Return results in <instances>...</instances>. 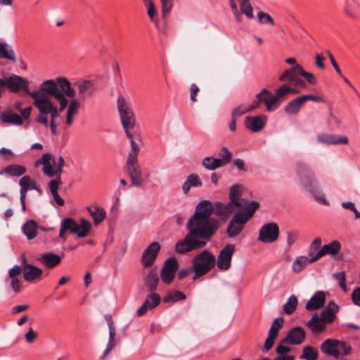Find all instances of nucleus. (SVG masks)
<instances>
[{
	"instance_id": "35",
	"label": "nucleus",
	"mask_w": 360,
	"mask_h": 360,
	"mask_svg": "<svg viewBox=\"0 0 360 360\" xmlns=\"http://www.w3.org/2000/svg\"><path fill=\"white\" fill-rule=\"evenodd\" d=\"M27 169L25 167L16 164H11L4 167L0 171V174H6L11 176H20L25 174Z\"/></svg>"
},
{
	"instance_id": "58",
	"label": "nucleus",
	"mask_w": 360,
	"mask_h": 360,
	"mask_svg": "<svg viewBox=\"0 0 360 360\" xmlns=\"http://www.w3.org/2000/svg\"><path fill=\"white\" fill-rule=\"evenodd\" d=\"M62 184L60 176H56V179H51L49 183V187L51 194L58 193V187Z\"/></svg>"
},
{
	"instance_id": "32",
	"label": "nucleus",
	"mask_w": 360,
	"mask_h": 360,
	"mask_svg": "<svg viewBox=\"0 0 360 360\" xmlns=\"http://www.w3.org/2000/svg\"><path fill=\"white\" fill-rule=\"evenodd\" d=\"M317 140L319 142L326 143L328 145L331 144H347L348 143V139L345 136H341L336 137L333 135L321 134L317 136Z\"/></svg>"
},
{
	"instance_id": "28",
	"label": "nucleus",
	"mask_w": 360,
	"mask_h": 360,
	"mask_svg": "<svg viewBox=\"0 0 360 360\" xmlns=\"http://www.w3.org/2000/svg\"><path fill=\"white\" fill-rule=\"evenodd\" d=\"M105 321L108 323V329H109V340L105 349L104 350L101 359L105 358V356L110 352V351L115 346V337L116 335V330L114 326L113 320L112 316L110 314H106L105 316Z\"/></svg>"
},
{
	"instance_id": "3",
	"label": "nucleus",
	"mask_w": 360,
	"mask_h": 360,
	"mask_svg": "<svg viewBox=\"0 0 360 360\" xmlns=\"http://www.w3.org/2000/svg\"><path fill=\"white\" fill-rule=\"evenodd\" d=\"M295 172L303 186L315 198L316 201L328 205V202L326 201L324 195L321 193L319 191V181L314 172L305 164L298 162L295 165Z\"/></svg>"
},
{
	"instance_id": "10",
	"label": "nucleus",
	"mask_w": 360,
	"mask_h": 360,
	"mask_svg": "<svg viewBox=\"0 0 360 360\" xmlns=\"http://www.w3.org/2000/svg\"><path fill=\"white\" fill-rule=\"evenodd\" d=\"M33 105L38 109L39 112L43 114H50L51 120H55L60 116V111L56 105H53L49 96H43L36 91L32 94Z\"/></svg>"
},
{
	"instance_id": "34",
	"label": "nucleus",
	"mask_w": 360,
	"mask_h": 360,
	"mask_svg": "<svg viewBox=\"0 0 360 360\" xmlns=\"http://www.w3.org/2000/svg\"><path fill=\"white\" fill-rule=\"evenodd\" d=\"M159 282L157 271L155 268L151 269L145 278V286L150 293H155Z\"/></svg>"
},
{
	"instance_id": "18",
	"label": "nucleus",
	"mask_w": 360,
	"mask_h": 360,
	"mask_svg": "<svg viewBox=\"0 0 360 360\" xmlns=\"http://www.w3.org/2000/svg\"><path fill=\"white\" fill-rule=\"evenodd\" d=\"M257 101L255 102H258V105L263 102L269 112L276 110L281 103L275 95H273L271 92L266 89L257 94Z\"/></svg>"
},
{
	"instance_id": "59",
	"label": "nucleus",
	"mask_w": 360,
	"mask_h": 360,
	"mask_svg": "<svg viewBox=\"0 0 360 360\" xmlns=\"http://www.w3.org/2000/svg\"><path fill=\"white\" fill-rule=\"evenodd\" d=\"M288 86L286 84H283L279 86L275 92V96L277 97L278 101L281 102L282 99L288 94Z\"/></svg>"
},
{
	"instance_id": "15",
	"label": "nucleus",
	"mask_w": 360,
	"mask_h": 360,
	"mask_svg": "<svg viewBox=\"0 0 360 360\" xmlns=\"http://www.w3.org/2000/svg\"><path fill=\"white\" fill-rule=\"evenodd\" d=\"M178 269L179 263L175 257H171L167 259L160 272L162 281L165 284H170L173 281Z\"/></svg>"
},
{
	"instance_id": "2",
	"label": "nucleus",
	"mask_w": 360,
	"mask_h": 360,
	"mask_svg": "<svg viewBox=\"0 0 360 360\" xmlns=\"http://www.w3.org/2000/svg\"><path fill=\"white\" fill-rule=\"evenodd\" d=\"M36 91L43 96H51L57 100L60 103V112H62L68 105L65 96L72 98L75 96V91L71 87L70 82L63 77L43 82Z\"/></svg>"
},
{
	"instance_id": "38",
	"label": "nucleus",
	"mask_w": 360,
	"mask_h": 360,
	"mask_svg": "<svg viewBox=\"0 0 360 360\" xmlns=\"http://www.w3.org/2000/svg\"><path fill=\"white\" fill-rule=\"evenodd\" d=\"M311 257L309 258L305 256H300L296 258L292 263V270L295 273L301 272L308 264H312L316 261H311Z\"/></svg>"
},
{
	"instance_id": "45",
	"label": "nucleus",
	"mask_w": 360,
	"mask_h": 360,
	"mask_svg": "<svg viewBox=\"0 0 360 360\" xmlns=\"http://www.w3.org/2000/svg\"><path fill=\"white\" fill-rule=\"evenodd\" d=\"M88 210L95 224L101 223L105 217V212L103 208L95 207L94 210L89 208Z\"/></svg>"
},
{
	"instance_id": "47",
	"label": "nucleus",
	"mask_w": 360,
	"mask_h": 360,
	"mask_svg": "<svg viewBox=\"0 0 360 360\" xmlns=\"http://www.w3.org/2000/svg\"><path fill=\"white\" fill-rule=\"evenodd\" d=\"M300 358L305 359L306 360H316L318 358V351L316 348L311 346H307L303 349L302 354Z\"/></svg>"
},
{
	"instance_id": "1",
	"label": "nucleus",
	"mask_w": 360,
	"mask_h": 360,
	"mask_svg": "<svg viewBox=\"0 0 360 360\" xmlns=\"http://www.w3.org/2000/svg\"><path fill=\"white\" fill-rule=\"evenodd\" d=\"M219 226L220 222L216 218L206 219L192 216L186 224L188 233L183 240L176 243V252L184 254L204 248L217 232Z\"/></svg>"
},
{
	"instance_id": "60",
	"label": "nucleus",
	"mask_w": 360,
	"mask_h": 360,
	"mask_svg": "<svg viewBox=\"0 0 360 360\" xmlns=\"http://www.w3.org/2000/svg\"><path fill=\"white\" fill-rule=\"evenodd\" d=\"M284 344L285 343H282L281 340L280 343L276 348V352L278 354V357L283 358L290 351V348L289 347L285 346Z\"/></svg>"
},
{
	"instance_id": "39",
	"label": "nucleus",
	"mask_w": 360,
	"mask_h": 360,
	"mask_svg": "<svg viewBox=\"0 0 360 360\" xmlns=\"http://www.w3.org/2000/svg\"><path fill=\"white\" fill-rule=\"evenodd\" d=\"M303 103L301 96H298L285 105V112L290 115H296L299 112Z\"/></svg>"
},
{
	"instance_id": "49",
	"label": "nucleus",
	"mask_w": 360,
	"mask_h": 360,
	"mask_svg": "<svg viewBox=\"0 0 360 360\" xmlns=\"http://www.w3.org/2000/svg\"><path fill=\"white\" fill-rule=\"evenodd\" d=\"M284 320L281 317L276 318L272 323L269 334L277 338L279 330L283 327Z\"/></svg>"
},
{
	"instance_id": "33",
	"label": "nucleus",
	"mask_w": 360,
	"mask_h": 360,
	"mask_svg": "<svg viewBox=\"0 0 360 360\" xmlns=\"http://www.w3.org/2000/svg\"><path fill=\"white\" fill-rule=\"evenodd\" d=\"M214 213L221 219L227 218L229 214L235 212L234 206L229 202L226 205L221 202H216Z\"/></svg>"
},
{
	"instance_id": "56",
	"label": "nucleus",
	"mask_w": 360,
	"mask_h": 360,
	"mask_svg": "<svg viewBox=\"0 0 360 360\" xmlns=\"http://www.w3.org/2000/svg\"><path fill=\"white\" fill-rule=\"evenodd\" d=\"M258 22L261 24L268 23L271 25H274V20L272 17L263 11H259L257 13Z\"/></svg>"
},
{
	"instance_id": "9",
	"label": "nucleus",
	"mask_w": 360,
	"mask_h": 360,
	"mask_svg": "<svg viewBox=\"0 0 360 360\" xmlns=\"http://www.w3.org/2000/svg\"><path fill=\"white\" fill-rule=\"evenodd\" d=\"M117 105L125 133L131 131L136 126V117L132 109L122 96L117 98Z\"/></svg>"
},
{
	"instance_id": "7",
	"label": "nucleus",
	"mask_w": 360,
	"mask_h": 360,
	"mask_svg": "<svg viewBox=\"0 0 360 360\" xmlns=\"http://www.w3.org/2000/svg\"><path fill=\"white\" fill-rule=\"evenodd\" d=\"M320 350L327 356L338 359L349 355L352 352V348L347 342L328 338L321 344Z\"/></svg>"
},
{
	"instance_id": "64",
	"label": "nucleus",
	"mask_w": 360,
	"mask_h": 360,
	"mask_svg": "<svg viewBox=\"0 0 360 360\" xmlns=\"http://www.w3.org/2000/svg\"><path fill=\"white\" fill-rule=\"evenodd\" d=\"M351 297L354 304L360 307V287L355 288L352 291Z\"/></svg>"
},
{
	"instance_id": "19",
	"label": "nucleus",
	"mask_w": 360,
	"mask_h": 360,
	"mask_svg": "<svg viewBox=\"0 0 360 360\" xmlns=\"http://www.w3.org/2000/svg\"><path fill=\"white\" fill-rule=\"evenodd\" d=\"M341 248L342 245L338 240H332L328 244L323 245L315 255L312 256L311 260L318 261L321 257L327 255H336L340 252Z\"/></svg>"
},
{
	"instance_id": "13",
	"label": "nucleus",
	"mask_w": 360,
	"mask_h": 360,
	"mask_svg": "<svg viewBox=\"0 0 360 360\" xmlns=\"http://www.w3.org/2000/svg\"><path fill=\"white\" fill-rule=\"evenodd\" d=\"M279 236V227L276 223L269 222L264 224L259 229L258 240L264 243H272Z\"/></svg>"
},
{
	"instance_id": "24",
	"label": "nucleus",
	"mask_w": 360,
	"mask_h": 360,
	"mask_svg": "<svg viewBox=\"0 0 360 360\" xmlns=\"http://www.w3.org/2000/svg\"><path fill=\"white\" fill-rule=\"evenodd\" d=\"M161 302L160 296L157 293L148 295L142 305L138 309L137 314L139 316L144 315L148 309L158 307Z\"/></svg>"
},
{
	"instance_id": "30",
	"label": "nucleus",
	"mask_w": 360,
	"mask_h": 360,
	"mask_svg": "<svg viewBox=\"0 0 360 360\" xmlns=\"http://www.w3.org/2000/svg\"><path fill=\"white\" fill-rule=\"evenodd\" d=\"M38 261L47 269H53L60 263L61 257L57 254L49 252L42 254Z\"/></svg>"
},
{
	"instance_id": "46",
	"label": "nucleus",
	"mask_w": 360,
	"mask_h": 360,
	"mask_svg": "<svg viewBox=\"0 0 360 360\" xmlns=\"http://www.w3.org/2000/svg\"><path fill=\"white\" fill-rule=\"evenodd\" d=\"M297 299L295 295H292L289 297L287 302L283 305V310L287 314H292L297 306Z\"/></svg>"
},
{
	"instance_id": "53",
	"label": "nucleus",
	"mask_w": 360,
	"mask_h": 360,
	"mask_svg": "<svg viewBox=\"0 0 360 360\" xmlns=\"http://www.w3.org/2000/svg\"><path fill=\"white\" fill-rule=\"evenodd\" d=\"M321 238L320 237L316 238L311 243L309 250V257L314 256L315 254L321 249Z\"/></svg>"
},
{
	"instance_id": "44",
	"label": "nucleus",
	"mask_w": 360,
	"mask_h": 360,
	"mask_svg": "<svg viewBox=\"0 0 360 360\" xmlns=\"http://www.w3.org/2000/svg\"><path fill=\"white\" fill-rule=\"evenodd\" d=\"M297 67V65L292 66L289 70H285L278 77V80L280 82H292L295 79V77L298 75L297 70H296L295 68Z\"/></svg>"
},
{
	"instance_id": "16",
	"label": "nucleus",
	"mask_w": 360,
	"mask_h": 360,
	"mask_svg": "<svg viewBox=\"0 0 360 360\" xmlns=\"http://www.w3.org/2000/svg\"><path fill=\"white\" fill-rule=\"evenodd\" d=\"M160 250V245L158 242L151 243L143 252L141 263L144 268L151 267L157 259Z\"/></svg>"
},
{
	"instance_id": "5",
	"label": "nucleus",
	"mask_w": 360,
	"mask_h": 360,
	"mask_svg": "<svg viewBox=\"0 0 360 360\" xmlns=\"http://www.w3.org/2000/svg\"><path fill=\"white\" fill-rule=\"evenodd\" d=\"M215 264V256L207 250H205L195 255L192 259L191 270L195 273L193 280L195 281L207 274Z\"/></svg>"
},
{
	"instance_id": "52",
	"label": "nucleus",
	"mask_w": 360,
	"mask_h": 360,
	"mask_svg": "<svg viewBox=\"0 0 360 360\" xmlns=\"http://www.w3.org/2000/svg\"><path fill=\"white\" fill-rule=\"evenodd\" d=\"M219 155L220 156L219 160L221 161L224 166L231 162L232 153L226 147H222Z\"/></svg>"
},
{
	"instance_id": "29",
	"label": "nucleus",
	"mask_w": 360,
	"mask_h": 360,
	"mask_svg": "<svg viewBox=\"0 0 360 360\" xmlns=\"http://www.w3.org/2000/svg\"><path fill=\"white\" fill-rule=\"evenodd\" d=\"M325 302V292L323 291H318L308 301L305 308L308 311H314L323 307Z\"/></svg>"
},
{
	"instance_id": "12",
	"label": "nucleus",
	"mask_w": 360,
	"mask_h": 360,
	"mask_svg": "<svg viewBox=\"0 0 360 360\" xmlns=\"http://www.w3.org/2000/svg\"><path fill=\"white\" fill-rule=\"evenodd\" d=\"M127 174L131 177V185L135 186H141L143 179L142 176V170L138 164L137 158H135L134 153L129 154L127 160Z\"/></svg>"
},
{
	"instance_id": "54",
	"label": "nucleus",
	"mask_w": 360,
	"mask_h": 360,
	"mask_svg": "<svg viewBox=\"0 0 360 360\" xmlns=\"http://www.w3.org/2000/svg\"><path fill=\"white\" fill-rule=\"evenodd\" d=\"M333 277L335 278L338 282L340 288L344 291H347V288L346 285V274L345 271H342L340 273H336L333 275Z\"/></svg>"
},
{
	"instance_id": "63",
	"label": "nucleus",
	"mask_w": 360,
	"mask_h": 360,
	"mask_svg": "<svg viewBox=\"0 0 360 360\" xmlns=\"http://www.w3.org/2000/svg\"><path fill=\"white\" fill-rule=\"evenodd\" d=\"M37 337V333L34 331L32 328H30L28 331L25 335V338L27 342L32 343Z\"/></svg>"
},
{
	"instance_id": "61",
	"label": "nucleus",
	"mask_w": 360,
	"mask_h": 360,
	"mask_svg": "<svg viewBox=\"0 0 360 360\" xmlns=\"http://www.w3.org/2000/svg\"><path fill=\"white\" fill-rule=\"evenodd\" d=\"M126 135L130 141V144H131V150H132V151L129 154L133 155L134 153L135 158H137V154L139 150V148L138 145L136 144V143L135 142V141L134 139L133 134H131V131H129V132H127Z\"/></svg>"
},
{
	"instance_id": "41",
	"label": "nucleus",
	"mask_w": 360,
	"mask_h": 360,
	"mask_svg": "<svg viewBox=\"0 0 360 360\" xmlns=\"http://www.w3.org/2000/svg\"><path fill=\"white\" fill-rule=\"evenodd\" d=\"M79 103L77 100L71 101L67 110L66 124L70 126L72 124V115L76 114L78 110Z\"/></svg>"
},
{
	"instance_id": "6",
	"label": "nucleus",
	"mask_w": 360,
	"mask_h": 360,
	"mask_svg": "<svg viewBox=\"0 0 360 360\" xmlns=\"http://www.w3.org/2000/svg\"><path fill=\"white\" fill-rule=\"evenodd\" d=\"M80 224H78L72 218H65L61 221L59 231V238L64 241L66 240V233H75L79 238L86 236L91 229V223L86 219L82 218Z\"/></svg>"
},
{
	"instance_id": "55",
	"label": "nucleus",
	"mask_w": 360,
	"mask_h": 360,
	"mask_svg": "<svg viewBox=\"0 0 360 360\" xmlns=\"http://www.w3.org/2000/svg\"><path fill=\"white\" fill-rule=\"evenodd\" d=\"M144 6L147 8V13L150 20L155 23H158V20L156 17L157 12L153 1L149 4H145Z\"/></svg>"
},
{
	"instance_id": "40",
	"label": "nucleus",
	"mask_w": 360,
	"mask_h": 360,
	"mask_svg": "<svg viewBox=\"0 0 360 360\" xmlns=\"http://www.w3.org/2000/svg\"><path fill=\"white\" fill-rule=\"evenodd\" d=\"M202 166L209 170H214L224 166L219 158H213L212 157H206L202 160Z\"/></svg>"
},
{
	"instance_id": "26",
	"label": "nucleus",
	"mask_w": 360,
	"mask_h": 360,
	"mask_svg": "<svg viewBox=\"0 0 360 360\" xmlns=\"http://www.w3.org/2000/svg\"><path fill=\"white\" fill-rule=\"evenodd\" d=\"M266 117L259 115L255 117L248 116L245 120V127L253 132L261 131L265 126Z\"/></svg>"
},
{
	"instance_id": "21",
	"label": "nucleus",
	"mask_w": 360,
	"mask_h": 360,
	"mask_svg": "<svg viewBox=\"0 0 360 360\" xmlns=\"http://www.w3.org/2000/svg\"><path fill=\"white\" fill-rule=\"evenodd\" d=\"M214 207L213 203L207 200L200 201L196 205L193 217L212 219L211 215L214 213Z\"/></svg>"
},
{
	"instance_id": "23",
	"label": "nucleus",
	"mask_w": 360,
	"mask_h": 360,
	"mask_svg": "<svg viewBox=\"0 0 360 360\" xmlns=\"http://www.w3.org/2000/svg\"><path fill=\"white\" fill-rule=\"evenodd\" d=\"M78 95L84 101L94 95V82L92 80H83L77 84Z\"/></svg>"
},
{
	"instance_id": "8",
	"label": "nucleus",
	"mask_w": 360,
	"mask_h": 360,
	"mask_svg": "<svg viewBox=\"0 0 360 360\" xmlns=\"http://www.w3.org/2000/svg\"><path fill=\"white\" fill-rule=\"evenodd\" d=\"M56 164L54 157L49 153L42 155L40 159L35 162V166L43 165L42 172L48 177H54L60 176L63 172V167L65 165V160L62 156L58 159L56 168L53 165Z\"/></svg>"
},
{
	"instance_id": "36",
	"label": "nucleus",
	"mask_w": 360,
	"mask_h": 360,
	"mask_svg": "<svg viewBox=\"0 0 360 360\" xmlns=\"http://www.w3.org/2000/svg\"><path fill=\"white\" fill-rule=\"evenodd\" d=\"M202 185V182L199 176L196 174H192L187 176L186 181L182 186V190L184 194H187L191 187H200Z\"/></svg>"
},
{
	"instance_id": "43",
	"label": "nucleus",
	"mask_w": 360,
	"mask_h": 360,
	"mask_svg": "<svg viewBox=\"0 0 360 360\" xmlns=\"http://www.w3.org/2000/svg\"><path fill=\"white\" fill-rule=\"evenodd\" d=\"M257 107H258V102H254L249 107L239 105L233 110V111L231 112V117H240L248 112L253 110L254 109L257 108Z\"/></svg>"
},
{
	"instance_id": "17",
	"label": "nucleus",
	"mask_w": 360,
	"mask_h": 360,
	"mask_svg": "<svg viewBox=\"0 0 360 360\" xmlns=\"http://www.w3.org/2000/svg\"><path fill=\"white\" fill-rule=\"evenodd\" d=\"M235 251V245L227 244L221 250L216 261L217 267L221 270H228L231 267V259Z\"/></svg>"
},
{
	"instance_id": "27",
	"label": "nucleus",
	"mask_w": 360,
	"mask_h": 360,
	"mask_svg": "<svg viewBox=\"0 0 360 360\" xmlns=\"http://www.w3.org/2000/svg\"><path fill=\"white\" fill-rule=\"evenodd\" d=\"M0 120L6 124L22 125L23 124L22 117L10 108L0 113Z\"/></svg>"
},
{
	"instance_id": "4",
	"label": "nucleus",
	"mask_w": 360,
	"mask_h": 360,
	"mask_svg": "<svg viewBox=\"0 0 360 360\" xmlns=\"http://www.w3.org/2000/svg\"><path fill=\"white\" fill-rule=\"evenodd\" d=\"M259 207L257 201H250L244 209L238 210L229 221L226 233L229 238L238 236L243 230L245 224L252 218Z\"/></svg>"
},
{
	"instance_id": "42",
	"label": "nucleus",
	"mask_w": 360,
	"mask_h": 360,
	"mask_svg": "<svg viewBox=\"0 0 360 360\" xmlns=\"http://www.w3.org/2000/svg\"><path fill=\"white\" fill-rule=\"evenodd\" d=\"M0 58H6L15 62V53L13 50L6 43L0 42Z\"/></svg>"
},
{
	"instance_id": "22",
	"label": "nucleus",
	"mask_w": 360,
	"mask_h": 360,
	"mask_svg": "<svg viewBox=\"0 0 360 360\" xmlns=\"http://www.w3.org/2000/svg\"><path fill=\"white\" fill-rule=\"evenodd\" d=\"M242 186L239 184L233 185L229 190V202L232 204L234 207H238L240 208H245V207L248 206L249 203L247 200L243 199H240L242 195Z\"/></svg>"
},
{
	"instance_id": "62",
	"label": "nucleus",
	"mask_w": 360,
	"mask_h": 360,
	"mask_svg": "<svg viewBox=\"0 0 360 360\" xmlns=\"http://www.w3.org/2000/svg\"><path fill=\"white\" fill-rule=\"evenodd\" d=\"M302 98V100L303 101V103H305L307 101H313L315 102L319 103H325V99L322 96H316V95H312V94H307V95H302L300 96Z\"/></svg>"
},
{
	"instance_id": "25",
	"label": "nucleus",
	"mask_w": 360,
	"mask_h": 360,
	"mask_svg": "<svg viewBox=\"0 0 360 360\" xmlns=\"http://www.w3.org/2000/svg\"><path fill=\"white\" fill-rule=\"evenodd\" d=\"M339 310V307L334 301H330L328 304L323 307L321 312V319L326 324L333 322L335 319V314Z\"/></svg>"
},
{
	"instance_id": "14",
	"label": "nucleus",
	"mask_w": 360,
	"mask_h": 360,
	"mask_svg": "<svg viewBox=\"0 0 360 360\" xmlns=\"http://www.w3.org/2000/svg\"><path fill=\"white\" fill-rule=\"evenodd\" d=\"M22 264V276L25 281L34 283L41 279L43 271L41 269L27 263L25 255H21Z\"/></svg>"
},
{
	"instance_id": "37",
	"label": "nucleus",
	"mask_w": 360,
	"mask_h": 360,
	"mask_svg": "<svg viewBox=\"0 0 360 360\" xmlns=\"http://www.w3.org/2000/svg\"><path fill=\"white\" fill-rule=\"evenodd\" d=\"M24 234L28 240H32L37 236V223L32 220H27L22 227Z\"/></svg>"
},
{
	"instance_id": "11",
	"label": "nucleus",
	"mask_w": 360,
	"mask_h": 360,
	"mask_svg": "<svg viewBox=\"0 0 360 360\" xmlns=\"http://www.w3.org/2000/svg\"><path fill=\"white\" fill-rule=\"evenodd\" d=\"M28 81L18 75H12L8 77H4L3 88L7 87L12 93H18L20 90H22L25 93L32 98V94L28 88Z\"/></svg>"
},
{
	"instance_id": "20",
	"label": "nucleus",
	"mask_w": 360,
	"mask_h": 360,
	"mask_svg": "<svg viewBox=\"0 0 360 360\" xmlns=\"http://www.w3.org/2000/svg\"><path fill=\"white\" fill-rule=\"evenodd\" d=\"M305 338V332L301 327H294L290 330L286 337L281 340L282 343L300 345Z\"/></svg>"
},
{
	"instance_id": "31",
	"label": "nucleus",
	"mask_w": 360,
	"mask_h": 360,
	"mask_svg": "<svg viewBox=\"0 0 360 360\" xmlns=\"http://www.w3.org/2000/svg\"><path fill=\"white\" fill-rule=\"evenodd\" d=\"M326 323L315 313L307 323V326L314 334H320L326 329Z\"/></svg>"
},
{
	"instance_id": "48",
	"label": "nucleus",
	"mask_w": 360,
	"mask_h": 360,
	"mask_svg": "<svg viewBox=\"0 0 360 360\" xmlns=\"http://www.w3.org/2000/svg\"><path fill=\"white\" fill-rule=\"evenodd\" d=\"M295 69L297 70L298 75L303 77L309 84L314 85L317 83L315 76L312 73L306 72L300 65H297Z\"/></svg>"
},
{
	"instance_id": "50",
	"label": "nucleus",
	"mask_w": 360,
	"mask_h": 360,
	"mask_svg": "<svg viewBox=\"0 0 360 360\" xmlns=\"http://www.w3.org/2000/svg\"><path fill=\"white\" fill-rule=\"evenodd\" d=\"M186 297V295L183 292L180 291H174L169 293L165 297H164L163 300L165 302H176L179 300H184Z\"/></svg>"
},
{
	"instance_id": "51",
	"label": "nucleus",
	"mask_w": 360,
	"mask_h": 360,
	"mask_svg": "<svg viewBox=\"0 0 360 360\" xmlns=\"http://www.w3.org/2000/svg\"><path fill=\"white\" fill-rule=\"evenodd\" d=\"M162 16L166 18L173 8L172 0H160Z\"/></svg>"
},
{
	"instance_id": "57",
	"label": "nucleus",
	"mask_w": 360,
	"mask_h": 360,
	"mask_svg": "<svg viewBox=\"0 0 360 360\" xmlns=\"http://www.w3.org/2000/svg\"><path fill=\"white\" fill-rule=\"evenodd\" d=\"M240 9L241 13L245 14L247 18L251 19L254 18L253 15V8L251 6L250 3L244 4L243 3L242 5H240Z\"/></svg>"
}]
</instances>
